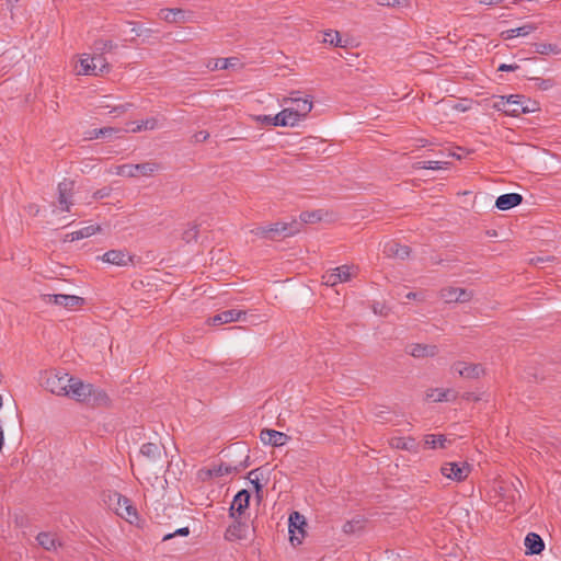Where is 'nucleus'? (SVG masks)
Masks as SVG:
<instances>
[{"label":"nucleus","instance_id":"bb28decb","mask_svg":"<svg viewBox=\"0 0 561 561\" xmlns=\"http://www.w3.org/2000/svg\"><path fill=\"white\" fill-rule=\"evenodd\" d=\"M410 354L415 358L434 357L437 354V348L434 345L416 343L411 345Z\"/></svg>","mask_w":561,"mask_h":561},{"label":"nucleus","instance_id":"4be33fe9","mask_svg":"<svg viewBox=\"0 0 561 561\" xmlns=\"http://www.w3.org/2000/svg\"><path fill=\"white\" fill-rule=\"evenodd\" d=\"M73 206V192L67 185H60L57 197V210L69 213Z\"/></svg>","mask_w":561,"mask_h":561},{"label":"nucleus","instance_id":"f3484780","mask_svg":"<svg viewBox=\"0 0 561 561\" xmlns=\"http://www.w3.org/2000/svg\"><path fill=\"white\" fill-rule=\"evenodd\" d=\"M104 264L116 266H127L133 263V255L122 249H112L106 251L100 259Z\"/></svg>","mask_w":561,"mask_h":561},{"label":"nucleus","instance_id":"ddd939ff","mask_svg":"<svg viewBox=\"0 0 561 561\" xmlns=\"http://www.w3.org/2000/svg\"><path fill=\"white\" fill-rule=\"evenodd\" d=\"M247 312L241 309L224 310L206 320V324L211 328H218L224 324L244 321Z\"/></svg>","mask_w":561,"mask_h":561},{"label":"nucleus","instance_id":"aec40b11","mask_svg":"<svg viewBox=\"0 0 561 561\" xmlns=\"http://www.w3.org/2000/svg\"><path fill=\"white\" fill-rule=\"evenodd\" d=\"M524 547L526 556H538L542 553L546 545L539 534L528 533L524 539Z\"/></svg>","mask_w":561,"mask_h":561},{"label":"nucleus","instance_id":"e433bc0d","mask_svg":"<svg viewBox=\"0 0 561 561\" xmlns=\"http://www.w3.org/2000/svg\"><path fill=\"white\" fill-rule=\"evenodd\" d=\"M536 51L541 55H557L560 49L556 44L541 43L536 46Z\"/></svg>","mask_w":561,"mask_h":561},{"label":"nucleus","instance_id":"6e6552de","mask_svg":"<svg viewBox=\"0 0 561 561\" xmlns=\"http://www.w3.org/2000/svg\"><path fill=\"white\" fill-rule=\"evenodd\" d=\"M451 371L460 379L480 380L486 377V367L479 362L459 359L453 363Z\"/></svg>","mask_w":561,"mask_h":561},{"label":"nucleus","instance_id":"f03ea898","mask_svg":"<svg viewBox=\"0 0 561 561\" xmlns=\"http://www.w3.org/2000/svg\"><path fill=\"white\" fill-rule=\"evenodd\" d=\"M286 105L276 114L252 113L250 119L262 128L297 129L314 108V98L310 93L291 91L283 99Z\"/></svg>","mask_w":561,"mask_h":561},{"label":"nucleus","instance_id":"20e7f679","mask_svg":"<svg viewBox=\"0 0 561 561\" xmlns=\"http://www.w3.org/2000/svg\"><path fill=\"white\" fill-rule=\"evenodd\" d=\"M358 273V267L353 263H343L325 270L321 276V283L325 287H335L352 282Z\"/></svg>","mask_w":561,"mask_h":561},{"label":"nucleus","instance_id":"2eb2a0df","mask_svg":"<svg viewBox=\"0 0 561 561\" xmlns=\"http://www.w3.org/2000/svg\"><path fill=\"white\" fill-rule=\"evenodd\" d=\"M442 298L448 304H466L473 298V293L460 286H447L440 291Z\"/></svg>","mask_w":561,"mask_h":561},{"label":"nucleus","instance_id":"c85d7f7f","mask_svg":"<svg viewBox=\"0 0 561 561\" xmlns=\"http://www.w3.org/2000/svg\"><path fill=\"white\" fill-rule=\"evenodd\" d=\"M264 479V472L261 469H254L248 473V480L252 484L255 496L261 500L262 499V491H263V484L262 480Z\"/></svg>","mask_w":561,"mask_h":561},{"label":"nucleus","instance_id":"f704fd0d","mask_svg":"<svg viewBox=\"0 0 561 561\" xmlns=\"http://www.w3.org/2000/svg\"><path fill=\"white\" fill-rule=\"evenodd\" d=\"M232 472V468L224 465H218L213 468L207 469L204 473L207 478H218L222 476L230 474Z\"/></svg>","mask_w":561,"mask_h":561},{"label":"nucleus","instance_id":"393cba45","mask_svg":"<svg viewBox=\"0 0 561 561\" xmlns=\"http://www.w3.org/2000/svg\"><path fill=\"white\" fill-rule=\"evenodd\" d=\"M321 42L331 47H336V48L347 47V42L343 38L341 33L339 31L332 30V28H328L322 32V41Z\"/></svg>","mask_w":561,"mask_h":561},{"label":"nucleus","instance_id":"cd10ccee","mask_svg":"<svg viewBox=\"0 0 561 561\" xmlns=\"http://www.w3.org/2000/svg\"><path fill=\"white\" fill-rule=\"evenodd\" d=\"M36 540L38 545L46 550H56L60 547L58 537L51 533H39Z\"/></svg>","mask_w":561,"mask_h":561},{"label":"nucleus","instance_id":"4c0bfd02","mask_svg":"<svg viewBox=\"0 0 561 561\" xmlns=\"http://www.w3.org/2000/svg\"><path fill=\"white\" fill-rule=\"evenodd\" d=\"M465 399L470 403H479L483 400V392L471 391L465 394Z\"/></svg>","mask_w":561,"mask_h":561},{"label":"nucleus","instance_id":"de8ad7c7","mask_svg":"<svg viewBox=\"0 0 561 561\" xmlns=\"http://www.w3.org/2000/svg\"><path fill=\"white\" fill-rule=\"evenodd\" d=\"M550 87H551V84H550V82H549V81H542V82L540 83V88H541V89L547 90V89H549Z\"/></svg>","mask_w":561,"mask_h":561},{"label":"nucleus","instance_id":"72a5a7b5","mask_svg":"<svg viewBox=\"0 0 561 561\" xmlns=\"http://www.w3.org/2000/svg\"><path fill=\"white\" fill-rule=\"evenodd\" d=\"M377 4L389 9H408L411 7V0H376Z\"/></svg>","mask_w":561,"mask_h":561},{"label":"nucleus","instance_id":"a19ab883","mask_svg":"<svg viewBox=\"0 0 561 561\" xmlns=\"http://www.w3.org/2000/svg\"><path fill=\"white\" fill-rule=\"evenodd\" d=\"M233 65L234 64L232 62V59H222V60H220V65H219V62L216 64V68L227 69Z\"/></svg>","mask_w":561,"mask_h":561},{"label":"nucleus","instance_id":"a878e982","mask_svg":"<svg viewBox=\"0 0 561 561\" xmlns=\"http://www.w3.org/2000/svg\"><path fill=\"white\" fill-rule=\"evenodd\" d=\"M391 448L402 451H411L414 449L415 440L413 437L396 435L389 440Z\"/></svg>","mask_w":561,"mask_h":561},{"label":"nucleus","instance_id":"7ed1b4c3","mask_svg":"<svg viewBox=\"0 0 561 561\" xmlns=\"http://www.w3.org/2000/svg\"><path fill=\"white\" fill-rule=\"evenodd\" d=\"M493 108L507 117H518L520 114H533L540 111L537 101L527 99L519 94L496 96Z\"/></svg>","mask_w":561,"mask_h":561},{"label":"nucleus","instance_id":"f8f14e48","mask_svg":"<svg viewBox=\"0 0 561 561\" xmlns=\"http://www.w3.org/2000/svg\"><path fill=\"white\" fill-rule=\"evenodd\" d=\"M43 299L46 304L66 310L81 308L85 304V299L77 295L47 294L43 296Z\"/></svg>","mask_w":561,"mask_h":561},{"label":"nucleus","instance_id":"c03bdc74","mask_svg":"<svg viewBox=\"0 0 561 561\" xmlns=\"http://www.w3.org/2000/svg\"><path fill=\"white\" fill-rule=\"evenodd\" d=\"M518 69V66L517 65H506V64H502L500 67H499V70L500 71H515Z\"/></svg>","mask_w":561,"mask_h":561},{"label":"nucleus","instance_id":"49530a36","mask_svg":"<svg viewBox=\"0 0 561 561\" xmlns=\"http://www.w3.org/2000/svg\"><path fill=\"white\" fill-rule=\"evenodd\" d=\"M502 1L503 0H477V2L482 4V5L497 4V3H501Z\"/></svg>","mask_w":561,"mask_h":561},{"label":"nucleus","instance_id":"a18cd8bd","mask_svg":"<svg viewBox=\"0 0 561 561\" xmlns=\"http://www.w3.org/2000/svg\"><path fill=\"white\" fill-rule=\"evenodd\" d=\"M321 218L317 213H311L307 215V218H305V221L314 222L319 221Z\"/></svg>","mask_w":561,"mask_h":561},{"label":"nucleus","instance_id":"dca6fc26","mask_svg":"<svg viewBox=\"0 0 561 561\" xmlns=\"http://www.w3.org/2000/svg\"><path fill=\"white\" fill-rule=\"evenodd\" d=\"M102 230L101 226L95 222H87L81 225L80 227L73 229L72 231L68 232L64 237V242H76L82 239L91 238L98 233H100Z\"/></svg>","mask_w":561,"mask_h":561},{"label":"nucleus","instance_id":"9b49d317","mask_svg":"<svg viewBox=\"0 0 561 561\" xmlns=\"http://www.w3.org/2000/svg\"><path fill=\"white\" fill-rule=\"evenodd\" d=\"M458 398L456 390L448 386H432L424 391V400L427 403H451Z\"/></svg>","mask_w":561,"mask_h":561},{"label":"nucleus","instance_id":"37998d69","mask_svg":"<svg viewBox=\"0 0 561 561\" xmlns=\"http://www.w3.org/2000/svg\"><path fill=\"white\" fill-rule=\"evenodd\" d=\"M355 525H359V520H351V522H347L344 526V530L346 533H353L354 531V526ZM358 528H360V526H358Z\"/></svg>","mask_w":561,"mask_h":561},{"label":"nucleus","instance_id":"a211bd4d","mask_svg":"<svg viewBox=\"0 0 561 561\" xmlns=\"http://www.w3.org/2000/svg\"><path fill=\"white\" fill-rule=\"evenodd\" d=\"M249 504H250L249 491H247V490L239 491L234 495L232 503L230 505V508H229L230 516L234 520L239 519L240 517H242L245 514V512L249 507Z\"/></svg>","mask_w":561,"mask_h":561},{"label":"nucleus","instance_id":"58836bf2","mask_svg":"<svg viewBox=\"0 0 561 561\" xmlns=\"http://www.w3.org/2000/svg\"><path fill=\"white\" fill-rule=\"evenodd\" d=\"M190 534V529L187 527H183V528H180L178 529L175 533L173 534H168L163 537V540L167 541L171 538H173L174 536L179 535V536H187Z\"/></svg>","mask_w":561,"mask_h":561},{"label":"nucleus","instance_id":"ea45409f","mask_svg":"<svg viewBox=\"0 0 561 561\" xmlns=\"http://www.w3.org/2000/svg\"><path fill=\"white\" fill-rule=\"evenodd\" d=\"M156 450L157 447L153 444L144 445L141 448V453L146 456H152Z\"/></svg>","mask_w":561,"mask_h":561},{"label":"nucleus","instance_id":"c756f323","mask_svg":"<svg viewBox=\"0 0 561 561\" xmlns=\"http://www.w3.org/2000/svg\"><path fill=\"white\" fill-rule=\"evenodd\" d=\"M119 130L112 126H105L102 128L92 129L88 134L90 140L110 139L117 135Z\"/></svg>","mask_w":561,"mask_h":561},{"label":"nucleus","instance_id":"2f4dec72","mask_svg":"<svg viewBox=\"0 0 561 561\" xmlns=\"http://www.w3.org/2000/svg\"><path fill=\"white\" fill-rule=\"evenodd\" d=\"M226 537L229 539V540H243L247 538V531H245V526L238 522V519L236 520V523H233L226 531Z\"/></svg>","mask_w":561,"mask_h":561},{"label":"nucleus","instance_id":"f257e3e1","mask_svg":"<svg viewBox=\"0 0 561 561\" xmlns=\"http://www.w3.org/2000/svg\"><path fill=\"white\" fill-rule=\"evenodd\" d=\"M47 391L61 399L92 408H110L113 400L106 390L66 370H57L46 380Z\"/></svg>","mask_w":561,"mask_h":561},{"label":"nucleus","instance_id":"b1692460","mask_svg":"<svg viewBox=\"0 0 561 561\" xmlns=\"http://www.w3.org/2000/svg\"><path fill=\"white\" fill-rule=\"evenodd\" d=\"M157 126L154 118H139L126 124V133L138 134L153 130Z\"/></svg>","mask_w":561,"mask_h":561},{"label":"nucleus","instance_id":"39448f33","mask_svg":"<svg viewBox=\"0 0 561 561\" xmlns=\"http://www.w3.org/2000/svg\"><path fill=\"white\" fill-rule=\"evenodd\" d=\"M472 472V466L466 460H448L440 465L439 474L451 484L465 483Z\"/></svg>","mask_w":561,"mask_h":561},{"label":"nucleus","instance_id":"c9c22d12","mask_svg":"<svg viewBox=\"0 0 561 561\" xmlns=\"http://www.w3.org/2000/svg\"><path fill=\"white\" fill-rule=\"evenodd\" d=\"M448 167L449 163L444 161H424L419 163V169L430 171H443Z\"/></svg>","mask_w":561,"mask_h":561},{"label":"nucleus","instance_id":"79ce46f5","mask_svg":"<svg viewBox=\"0 0 561 561\" xmlns=\"http://www.w3.org/2000/svg\"><path fill=\"white\" fill-rule=\"evenodd\" d=\"M4 445H5V434H4L3 424L0 421V453L3 450Z\"/></svg>","mask_w":561,"mask_h":561},{"label":"nucleus","instance_id":"473e14b6","mask_svg":"<svg viewBox=\"0 0 561 561\" xmlns=\"http://www.w3.org/2000/svg\"><path fill=\"white\" fill-rule=\"evenodd\" d=\"M534 30H535V27L533 25L528 24V25H524V26H520V27L506 30V31L502 32L501 36L505 41H511V39H514L515 37H518V36H527Z\"/></svg>","mask_w":561,"mask_h":561},{"label":"nucleus","instance_id":"423d86ee","mask_svg":"<svg viewBox=\"0 0 561 561\" xmlns=\"http://www.w3.org/2000/svg\"><path fill=\"white\" fill-rule=\"evenodd\" d=\"M110 501L112 510L118 517L133 526H141L140 515L128 497L119 493H114L110 496Z\"/></svg>","mask_w":561,"mask_h":561},{"label":"nucleus","instance_id":"1a4fd4ad","mask_svg":"<svg viewBox=\"0 0 561 561\" xmlns=\"http://www.w3.org/2000/svg\"><path fill=\"white\" fill-rule=\"evenodd\" d=\"M105 68V58L100 54L82 53L78 55L76 70L80 76H98Z\"/></svg>","mask_w":561,"mask_h":561},{"label":"nucleus","instance_id":"0eeeda50","mask_svg":"<svg viewBox=\"0 0 561 561\" xmlns=\"http://www.w3.org/2000/svg\"><path fill=\"white\" fill-rule=\"evenodd\" d=\"M308 537V522L305 515L295 511L288 516V542L293 548L301 547Z\"/></svg>","mask_w":561,"mask_h":561},{"label":"nucleus","instance_id":"9d476101","mask_svg":"<svg viewBox=\"0 0 561 561\" xmlns=\"http://www.w3.org/2000/svg\"><path fill=\"white\" fill-rule=\"evenodd\" d=\"M158 171L153 162L126 163L116 167L115 174L124 179L149 178Z\"/></svg>","mask_w":561,"mask_h":561},{"label":"nucleus","instance_id":"7c9ffc66","mask_svg":"<svg viewBox=\"0 0 561 561\" xmlns=\"http://www.w3.org/2000/svg\"><path fill=\"white\" fill-rule=\"evenodd\" d=\"M447 438L442 434H431L425 436L424 445L432 450L446 448Z\"/></svg>","mask_w":561,"mask_h":561},{"label":"nucleus","instance_id":"09e8293b","mask_svg":"<svg viewBox=\"0 0 561 561\" xmlns=\"http://www.w3.org/2000/svg\"><path fill=\"white\" fill-rule=\"evenodd\" d=\"M61 221L66 225H69L73 221V219L71 218V216H67V217L62 218Z\"/></svg>","mask_w":561,"mask_h":561},{"label":"nucleus","instance_id":"6ab92c4d","mask_svg":"<svg viewBox=\"0 0 561 561\" xmlns=\"http://www.w3.org/2000/svg\"><path fill=\"white\" fill-rule=\"evenodd\" d=\"M160 20L167 23H184L191 18V14L182 8H164L158 13Z\"/></svg>","mask_w":561,"mask_h":561},{"label":"nucleus","instance_id":"4468645a","mask_svg":"<svg viewBox=\"0 0 561 561\" xmlns=\"http://www.w3.org/2000/svg\"><path fill=\"white\" fill-rule=\"evenodd\" d=\"M294 221H275L261 228L260 233L263 238H273L276 236H293L296 233Z\"/></svg>","mask_w":561,"mask_h":561},{"label":"nucleus","instance_id":"5701e85b","mask_svg":"<svg viewBox=\"0 0 561 561\" xmlns=\"http://www.w3.org/2000/svg\"><path fill=\"white\" fill-rule=\"evenodd\" d=\"M523 202V196L518 193H508L500 195L495 201V207L499 210L505 211L519 206Z\"/></svg>","mask_w":561,"mask_h":561},{"label":"nucleus","instance_id":"412c9836","mask_svg":"<svg viewBox=\"0 0 561 561\" xmlns=\"http://www.w3.org/2000/svg\"><path fill=\"white\" fill-rule=\"evenodd\" d=\"M260 439L264 445L282 447L288 443L289 437L285 433L267 428L261 432Z\"/></svg>","mask_w":561,"mask_h":561}]
</instances>
